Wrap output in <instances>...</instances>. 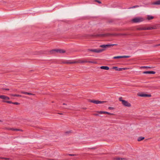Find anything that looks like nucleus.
<instances>
[{"label":"nucleus","mask_w":160,"mask_h":160,"mask_svg":"<svg viewBox=\"0 0 160 160\" xmlns=\"http://www.w3.org/2000/svg\"><path fill=\"white\" fill-rule=\"evenodd\" d=\"M20 93H22V94H26V95H33V96L35 95V94H33V93H30V92H23V91L21 92Z\"/></svg>","instance_id":"ddd939ff"},{"label":"nucleus","mask_w":160,"mask_h":160,"mask_svg":"<svg viewBox=\"0 0 160 160\" xmlns=\"http://www.w3.org/2000/svg\"><path fill=\"white\" fill-rule=\"evenodd\" d=\"M3 102H7L8 103H13L11 101H3Z\"/></svg>","instance_id":"5701e85b"},{"label":"nucleus","mask_w":160,"mask_h":160,"mask_svg":"<svg viewBox=\"0 0 160 160\" xmlns=\"http://www.w3.org/2000/svg\"><path fill=\"white\" fill-rule=\"evenodd\" d=\"M87 62H89L92 63H97V62L95 61L89 60L87 59H79L77 61H73L70 60L65 61L62 62L63 63L66 64H72L76 63H83Z\"/></svg>","instance_id":"f257e3e1"},{"label":"nucleus","mask_w":160,"mask_h":160,"mask_svg":"<svg viewBox=\"0 0 160 160\" xmlns=\"http://www.w3.org/2000/svg\"><path fill=\"white\" fill-rule=\"evenodd\" d=\"M1 120H0V122H1Z\"/></svg>","instance_id":"e433bc0d"},{"label":"nucleus","mask_w":160,"mask_h":160,"mask_svg":"<svg viewBox=\"0 0 160 160\" xmlns=\"http://www.w3.org/2000/svg\"><path fill=\"white\" fill-rule=\"evenodd\" d=\"M117 44H110V45H103L100 46V47L104 48H106L108 47H110L111 46H114L117 45Z\"/></svg>","instance_id":"1a4fd4ad"},{"label":"nucleus","mask_w":160,"mask_h":160,"mask_svg":"<svg viewBox=\"0 0 160 160\" xmlns=\"http://www.w3.org/2000/svg\"><path fill=\"white\" fill-rule=\"evenodd\" d=\"M12 104H15V105H19V103L18 102H13L12 103Z\"/></svg>","instance_id":"c85d7f7f"},{"label":"nucleus","mask_w":160,"mask_h":160,"mask_svg":"<svg viewBox=\"0 0 160 160\" xmlns=\"http://www.w3.org/2000/svg\"><path fill=\"white\" fill-rule=\"evenodd\" d=\"M114 159L118 160H127V159L124 158H114Z\"/></svg>","instance_id":"f3484780"},{"label":"nucleus","mask_w":160,"mask_h":160,"mask_svg":"<svg viewBox=\"0 0 160 160\" xmlns=\"http://www.w3.org/2000/svg\"><path fill=\"white\" fill-rule=\"evenodd\" d=\"M160 46V44L156 45L155 46Z\"/></svg>","instance_id":"f704fd0d"},{"label":"nucleus","mask_w":160,"mask_h":160,"mask_svg":"<svg viewBox=\"0 0 160 160\" xmlns=\"http://www.w3.org/2000/svg\"><path fill=\"white\" fill-rule=\"evenodd\" d=\"M96 112L97 113H98L99 114H108L109 115H113V113H112L108 112H105V111H96Z\"/></svg>","instance_id":"6e6552de"},{"label":"nucleus","mask_w":160,"mask_h":160,"mask_svg":"<svg viewBox=\"0 0 160 160\" xmlns=\"http://www.w3.org/2000/svg\"><path fill=\"white\" fill-rule=\"evenodd\" d=\"M89 101L96 104H102L106 102V101H101L98 100H89Z\"/></svg>","instance_id":"0eeeda50"},{"label":"nucleus","mask_w":160,"mask_h":160,"mask_svg":"<svg viewBox=\"0 0 160 160\" xmlns=\"http://www.w3.org/2000/svg\"><path fill=\"white\" fill-rule=\"evenodd\" d=\"M144 138V137H139L138 139V141H140L142 140H143Z\"/></svg>","instance_id":"6ab92c4d"},{"label":"nucleus","mask_w":160,"mask_h":160,"mask_svg":"<svg viewBox=\"0 0 160 160\" xmlns=\"http://www.w3.org/2000/svg\"><path fill=\"white\" fill-rule=\"evenodd\" d=\"M9 129L10 130H12V131H18L19 130V129H15L11 128H9Z\"/></svg>","instance_id":"a878e982"},{"label":"nucleus","mask_w":160,"mask_h":160,"mask_svg":"<svg viewBox=\"0 0 160 160\" xmlns=\"http://www.w3.org/2000/svg\"><path fill=\"white\" fill-rule=\"evenodd\" d=\"M154 18V17L150 15H148L147 17V19L148 20H150Z\"/></svg>","instance_id":"a211bd4d"},{"label":"nucleus","mask_w":160,"mask_h":160,"mask_svg":"<svg viewBox=\"0 0 160 160\" xmlns=\"http://www.w3.org/2000/svg\"><path fill=\"white\" fill-rule=\"evenodd\" d=\"M154 5H160V0L155 2L152 3Z\"/></svg>","instance_id":"dca6fc26"},{"label":"nucleus","mask_w":160,"mask_h":160,"mask_svg":"<svg viewBox=\"0 0 160 160\" xmlns=\"http://www.w3.org/2000/svg\"><path fill=\"white\" fill-rule=\"evenodd\" d=\"M120 101L122 102V104L125 106L127 107H130L131 105L130 103L128 102L127 101L122 99V97H121L119 99Z\"/></svg>","instance_id":"f03ea898"},{"label":"nucleus","mask_w":160,"mask_h":160,"mask_svg":"<svg viewBox=\"0 0 160 160\" xmlns=\"http://www.w3.org/2000/svg\"><path fill=\"white\" fill-rule=\"evenodd\" d=\"M151 68V67H147V66H143V67H141V68Z\"/></svg>","instance_id":"393cba45"},{"label":"nucleus","mask_w":160,"mask_h":160,"mask_svg":"<svg viewBox=\"0 0 160 160\" xmlns=\"http://www.w3.org/2000/svg\"><path fill=\"white\" fill-rule=\"evenodd\" d=\"M152 28V27H149L147 28H140L139 29H140V30H150Z\"/></svg>","instance_id":"aec40b11"},{"label":"nucleus","mask_w":160,"mask_h":160,"mask_svg":"<svg viewBox=\"0 0 160 160\" xmlns=\"http://www.w3.org/2000/svg\"><path fill=\"white\" fill-rule=\"evenodd\" d=\"M121 58V56H115L113 58V59H118Z\"/></svg>","instance_id":"4be33fe9"},{"label":"nucleus","mask_w":160,"mask_h":160,"mask_svg":"<svg viewBox=\"0 0 160 160\" xmlns=\"http://www.w3.org/2000/svg\"><path fill=\"white\" fill-rule=\"evenodd\" d=\"M95 1L98 2L99 3H101V2L98 0H95Z\"/></svg>","instance_id":"c756f323"},{"label":"nucleus","mask_w":160,"mask_h":160,"mask_svg":"<svg viewBox=\"0 0 160 160\" xmlns=\"http://www.w3.org/2000/svg\"><path fill=\"white\" fill-rule=\"evenodd\" d=\"M139 7V6L136 5V6H134L130 8H137V7Z\"/></svg>","instance_id":"cd10ccee"},{"label":"nucleus","mask_w":160,"mask_h":160,"mask_svg":"<svg viewBox=\"0 0 160 160\" xmlns=\"http://www.w3.org/2000/svg\"><path fill=\"white\" fill-rule=\"evenodd\" d=\"M105 49H88V51H90L91 52H94L96 53H99L100 52H103V51H104Z\"/></svg>","instance_id":"20e7f679"},{"label":"nucleus","mask_w":160,"mask_h":160,"mask_svg":"<svg viewBox=\"0 0 160 160\" xmlns=\"http://www.w3.org/2000/svg\"><path fill=\"white\" fill-rule=\"evenodd\" d=\"M100 68L101 69L108 70L109 69V68L108 66H102L100 67Z\"/></svg>","instance_id":"2eb2a0df"},{"label":"nucleus","mask_w":160,"mask_h":160,"mask_svg":"<svg viewBox=\"0 0 160 160\" xmlns=\"http://www.w3.org/2000/svg\"><path fill=\"white\" fill-rule=\"evenodd\" d=\"M2 89L3 90H9V89L8 88H2Z\"/></svg>","instance_id":"473e14b6"},{"label":"nucleus","mask_w":160,"mask_h":160,"mask_svg":"<svg viewBox=\"0 0 160 160\" xmlns=\"http://www.w3.org/2000/svg\"><path fill=\"white\" fill-rule=\"evenodd\" d=\"M0 98L4 100H8L10 99L9 97L4 95H0Z\"/></svg>","instance_id":"9d476101"},{"label":"nucleus","mask_w":160,"mask_h":160,"mask_svg":"<svg viewBox=\"0 0 160 160\" xmlns=\"http://www.w3.org/2000/svg\"><path fill=\"white\" fill-rule=\"evenodd\" d=\"M130 56H121V58H129Z\"/></svg>","instance_id":"bb28decb"},{"label":"nucleus","mask_w":160,"mask_h":160,"mask_svg":"<svg viewBox=\"0 0 160 160\" xmlns=\"http://www.w3.org/2000/svg\"><path fill=\"white\" fill-rule=\"evenodd\" d=\"M0 159H4L5 160H9L10 159L9 158H3L2 157H0Z\"/></svg>","instance_id":"b1692460"},{"label":"nucleus","mask_w":160,"mask_h":160,"mask_svg":"<svg viewBox=\"0 0 160 160\" xmlns=\"http://www.w3.org/2000/svg\"><path fill=\"white\" fill-rule=\"evenodd\" d=\"M108 34H99L98 35V36H101V37H104L105 36H108Z\"/></svg>","instance_id":"412c9836"},{"label":"nucleus","mask_w":160,"mask_h":160,"mask_svg":"<svg viewBox=\"0 0 160 160\" xmlns=\"http://www.w3.org/2000/svg\"><path fill=\"white\" fill-rule=\"evenodd\" d=\"M155 72L154 71H145L143 72V73L144 74H154L155 73Z\"/></svg>","instance_id":"4468645a"},{"label":"nucleus","mask_w":160,"mask_h":160,"mask_svg":"<svg viewBox=\"0 0 160 160\" xmlns=\"http://www.w3.org/2000/svg\"><path fill=\"white\" fill-rule=\"evenodd\" d=\"M144 19L142 17H138L133 18L132 20L133 22L135 23L143 21Z\"/></svg>","instance_id":"7ed1b4c3"},{"label":"nucleus","mask_w":160,"mask_h":160,"mask_svg":"<svg viewBox=\"0 0 160 160\" xmlns=\"http://www.w3.org/2000/svg\"><path fill=\"white\" fill-rule=\"evenodd\" d=\"M56 52L60 53H64L65 52V51L61 49H53L50 51V53H53Z\"/></svg>","instance_id":"39448f33"},{"label":"nucleus","mask_w":160,"mask_h":160,"mask_svg":"<svg viewBox=\"0 0 160 160\" xmlns=\"http://www.w3.org/2000/svg\"><path fill=\"white\" fill-rule=\"evenodd\" d=\"M137 95L141 97H151V94H148L145 93H138Z\"/></svg>","instance_id":"423d86ee"},{"label":"nucleus","mask_w":160,"mask_h":160,"mask_svg":"<svg viewBox=\"0 0 160 160\" xmlns=\"http://www.w3.org/2000/svg\"><path fill=\"white\" fill-rule=\"evenodd\" d=\"M68 155L69 156H74L75 155L73 154H68Z\"/></svg>","instance_id":"7c9ffc66"},{"label":"nucleus","mask_w":160,"mask_h":160,"mask_svg":"<svg viewBox=\"0 0 160 160\" xmlns=\"http://www.w3.org/2000/svg\"><path fill=\"white\" fill-rule=\"evenodd\" d=\"M108 109H113V107H108Z\"/></svg>","instance_id":"2f4dec72"},{"label":"nucleus","mask_w":160,"mask_h":160,"mask_svg":"<svg viewBox=\"0 0 160 160\" xmlns=\"http://www.w3.org/2000/svg\"><path fill=\"white\" fill-rule=\"evenodd\" d=\"M112 68L113 69H115L117 71H122L124 70H126L128 69L127 68H118V67H113Z\"/></svg>","instance_id":"9b49d317"},{"label":"nucleus","mask_w":160,"mask_h":160,"mask_svg":"<svg viewBox=\"0 0 160 160\" xmlns=\"http://www.w3.org/2000/svg\"><path fill=\"white\" fill-rule=\"evenodd\" d=\"M93 115H95V116H98V114H93Z\"/></svg>","instance_id":"72a5a7b5"},{"label":"nucleus","mask_w":160,"mask_h":160,"mask_svg":"<svg viewBox=\"0 0 160 160\" xmlns=\"http://www.w3.org/2000/svg\"><path fill=\"white\" fill-rule=\"evenodd\" d=\"M10 95L11 96H13V97H22L24 98H27V97L26 96H22L21 95H18V94H10Z\"/></svg>","instance_id":"f8f14e48"},{"label":"nucleus","mask_w":160,"mask_h":160,"mask_svg":"<svg viewBox=\"0 0 160 160\" xmlns=\"http://www.w3.org/2000/svg\"><path fill=\"white\" fill-rule=\"evenodd\" d=\"M63 105H66V104L65 103H63Z\"/></svg>","instance_id":"c9c22d12"}]
</instances>
